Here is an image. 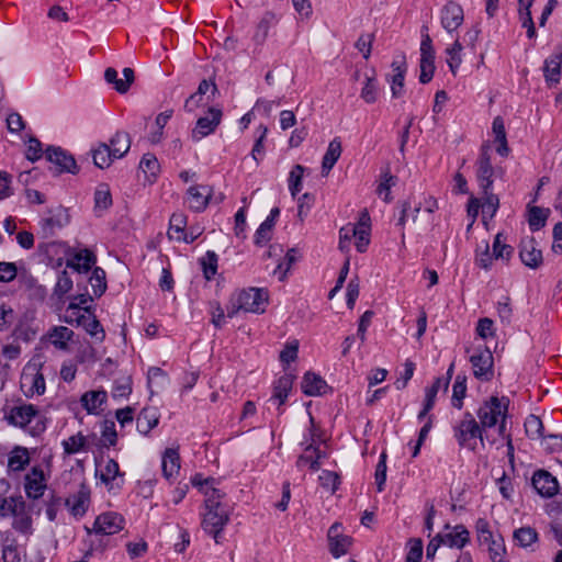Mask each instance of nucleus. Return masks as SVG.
Listing matches in <instances>:
<instances>
[{"mask_svg":"<svg viewBox=\"0 0 562 562\" xmlns=\"http://www.w3.org/2000/svg\"><path fill=\"white\" fill-rule=\"evenodd\" d=\"M204 495L205 512L202 514V529L211 535L216 543H221V533L229 521L228 505L222 502L225 494L221 490L212 487L211 492L204 491Z\"/></svg>","mask_w":562,"mask_h":562,"instance_id":"nucleus-1","label":"nucleus"},{"mask_svg":"<svg viewBox=\"0 0 562 562\" xmlns=\"http://www.w3.org/2000/svg\"><path fill=\"white\" fill-rule=\"evenodd\" d=\"M509 400L506 396H491L477 409L479 424L484 429L497 426L498 434L505 435Z\"/></svg>","mask_w":562,"mask_h":562,"instance_id":"nucleus-2","label":"nucleus"},{"mask_svg":"<svg viewBox=\"0 0 562 562\" xmlns=\"http://www.w3.org/2000/svg\"><path fill=\"white\" fill-rule=\"evenodd\" d=\"M43 369L44 360L41 355L32 357V359L24 366L20 383L21 390L27 398L35 395L40 396L45 393L46 382Z\"/></svg>","mask_w":562,"mask_h":562,"instance_id":"nucleus-3","label":"nucleus"},{"mask_svg":"<svg viewBox=\"0 0 562 562\" xmlns=\"http://www.w3.org/2000/svg\"><path fill=\"white\" fill-rule=\"evenodd\" d=\"M268 302V293L262 289L250 288L240 291L232 301V307L227 310V316L234 317L239 310L251 313H262Z\"/></svg>","mask_w":562,"mask_h":562,"instance_id":"nucleus-4","label":"nucleus"},{"mask_svg":"<svg viewBox=\"0 0 562 562\" xmlns=\"http://www.w3.org/2000/svg\"><path fill=\"white\" fill-rule=\"evenodd\" d=\"M453 432L460 447L474 450L476 439H480L482 445L484 443V430L469 412L464 413L462 419L453 427Z\"/></svg>","mask_w":562,"mask_h":562,"instance_id":"nucleus-5","label":"nucleus"},{"mask_svg":"<svg viewBox=\"0 0 562 562\" xmlns=\"http://www.w3.org/2000/svg\"><path fill=\"white\" fill-rule=\"evenodd\" d=\"M473 368V375L483 382H488L494 378V357L486 346L477 347L470 357Z\"/></svg>","mask_w":562,"mask_h":562,"instance_id":"nucleus-6","label":"nucleus"},{"mask_svg":"<svg viewBox=\"0 0 562 562\" xmlns=\"http://www.w3.org/2000/svg\"><path fill=\"white\" fill-rule=\"evenodd\" d=\"M504 173L502 169L496 170L491 164V155L487 146H483L476 160V180L483 192L492 190L493 176Z\"/></svg>","mask_w":562,"mask_h":562,"instance_id":"nucleus-7","label":"nucleus"},{"mask_svg":"<svg viewBox=\"0 0 562 562\" xmlns=\"http://www.w3.org/2000/svg\"><path fill=\"white\" fill-rule=\"evenodd\" d=\"M46 159L54 165L56 175L68 172L76 175L79 171L72 155L61 147L49 146L45 150Z\"/></svg>","mask_w":562,"mask_h":562,"instance_id":"nucleus-8","label":"nucleus"},{"mask_svg":"<svg viewBox=\"0 0 562 562\" xmlns=\"http://www.w3.org/2000/svg\"><path fill=\"white\" fill-rule=\"evenodd\" d=\"M124 527V519L121 515L114 512H108L99 515L91 529L87 528L89 533L97 535H115Z\"/></svg>","mask_w":562,"mask_h":562,"instance_id":"nucleus-9","label":"nucleus"},{"mask_svg":"<svg viewBox=\"0 0 562 562\" xmlns=\"http://www.w3.org/2000/svg\"><path fill=\"white\" fill-rule=\"evenodd\" d=\"M329 552L339 558L349 551L352 543L351 537L342 533V526L339 522L331 525L327 532Z\"/></svg>","mask_w":562,"mask_h":562,"instance_id":"nucleus-10","label":"nucleus"},{"mask_svg":"<svg viewBox=\"0 0 562 562\" xmlns=\"http://www.w3.org/2000/svg\"><path fill=\"white\" fill-rule=\"evenodd\" d=\"M66 256V267L71 268L79 273L88 272L97 260L95 255L87 248L79 250L68 248Z\"/></svg>","mask_w":562,"mask_h":562,"instance_id":"nucleus-11","label":"nucleus"},{"mask_svg":"<svg viewBox=\"0 0 562 562\" xmlns=\"http://www.w3.org/2000/svg\"><path fill=\"white\" fill-rule=\"evenodd\" d=\"M535 491L544 498L553 497L559 492L558 480L547 470H537L531 477Z\"/></svg>","mask_w":562,"mask_h":562,"instance_id":"nucleus-12","label":"nucleus"},{"mask_svg":"<svg viewBox=\"0 0 562 562\" xmlns=\"http://www.w3.org/2000/svg\"><path fill=\"white\" fill-rule=\"evenodd\" d=\"M222 115L223 113L221 109L210 108L207 114L196 121L195 127L192 131V138L194 140H200L214 133L221 123Z\"/></svg>","mask_w":562,"mask_h":562,"instance_id":"nucleus-13","label":"nucleus"},{"mask_svg":"<svg viewBox=\"0 0 562 562\" xmlns=\"http://www.w3.org/2000/svg\"><path fill=\"white\" fill-rule=\"evenodd\" d=\"M25 494L29 498L38 499L46 490V477L41 467H33L25 475Z\"/></svg>","mask_w":562,"mask_h":562,"instance_id":"nucleus-14","label":"nucleus"},{"mask_svg":"<svg viewBox=\"0 0 562 562\" xmlns=\"http://www.w3.org/2000/svg\"><path fill=\"white\" fill-rule=\"evenodd\" d=\"M519 257L521 262L531 269H538L543 262L542 252L537 248V243L533 237L521 239Z\"/></svg>","mask_w":562,"mask_h":562,"instance_id":"nucleus-15","label":"nucleus"},{"mask_svg":"<svg viewBox=\"0 0 562 562\" xmlns=\"http://www.w3.org/2000/svg\"><path fill=\"white\" fill-rule=\"evenodd\" d=\"M69 222V216L67 211L61 206L50 210L48 212V216L41 220V229L43 237L48 238L52 237L56 229H60Z\"/></svg>","mask_w":562,"mask_h":562,"instance_id":"nucleus-16","label":"nucleus"},{"mask_svg":"<svg viewBox=\"0 0 562 562\" xmlns=\"http://www.w3.org/2000/svg\"><path fill=\"white\" fill-rule=\"evenodd\" d=\"M40 415L33 404H21L13 406L7 417L10 425L25 429L31 422Z\"/></svg>","mask_w":562,"mask_h":562,"instance_id":"nucleus-17","label":"nucleus"},{"mask_svg":"<svg viewBox=\"0 0 562 562\" xmlns=\"http://www.w3.org/2000/svg\"><path fill=\"white\" fill-rule=\"evenodd\" d=\"M464 14L462 7L454 2L448 1L441 10V25L448 32H454L463 22Z\"/></svg>","mask_w":562,"mask_h":562,"instance_id":"nucleus-18","label":"nucleus"},{"mask_svg":"<svg viewBox=\"0 0 562 562\" xmlns=\"http://www.w3.org/2000/svg\"><path fill=\"white\" fill-rule=\"evenodd\" d=\"M90 487L81 483L79 490L66 499V505L70 508L75 517H82L90 505Z\"/></svg>","mask_w":562,"mask_h":562,"instance_id":"nucleus-19","label":"nucleus"},{"mask_svg":"<svg viewBox=\"0 0 562 562\" xmlns=\"http://www.w3.org/2000/svg\"><path fill=\"white\" fill-rule=\"evenodd\" d=\"M370 215L367 210H364L360 213L359 220L356 223V232L353 238L356 239V248L359 252H364L370 244Z\"/></svg>","mask_w":562,"mask_h":562,"instance_id":"nucleus-20","label":"nucleus"},{"mask_svg":"<svg viewBox=\"0 0 562 562\" xmlns=\"http://www.w3.org/2000/svg\"><path fill=\"white\" fill-rule=\"evenodd\" d=\"M124 79L117 78V71L109 67L104 71V79L108 83L112 85L119 93H126L131 85L134 82V70L130 67L123 69Z\"/></svg>","mask_w":562,"mask_h":562,"instance_id":"nucleus-21","label":"nucleus"},{"mask_svg":"<svg viewBox=\"0 0 562 562\" xmlns=\"http://www.w3.org/2000/svg\"><path fill=\"white\" fill-rule=\"evenodd\" d=\"M124 79L117 78V71L109 67L104 71V79L108 83L112 85L119 93H126L131 85L134 82V70L130 67L123 69Z\"/></svg>","mask_w":562,"mask_h":562,"instance_id":"nucleus-22","label":"nucleus"},{"mask_svg":"<svg viewBox=\"0 0 562 562\" xmlns=\"http://www.w3.org/2000/svg\"><path fill=\"white\" fill-rule=\"evenodd\" d=\"M124 79L117 78V71L109 67L104 71V79L108 83L112 85L119 93H126L131 85L134 82V70L130 67L123 69Z\"/></svg>","mask_w":562,"mask_h":562,"instance_id":"nucleus-23","label":"nucleus"},{"mask_svg":"<svg viewBox=\"0 0 562 562\" xmlns=\"http://www.w3.org/2000/svg\"><path fill=\"white\" fill-rule=\"evenodd\" d=\"M187 226V216L183 213H173L169 221L168 237L177 241H184L191 244L195 237H188L184 232Z\"/></svg>","mask_w":562,"mask_h":562,"instance_id":"nucleus-24","label":"nucleus"},{"mask_svg":"<svg viewBox=\"0 0 562 562\" xmlns=\"http://www.w3.org/2000/svg\"><path fill=\"white\" fill-rule=\"evenodd\" d=\"M211 188L206 186H193L188 190L189 207L194 212H202L209 204Z\"/></svg>","mask_w":562,"mask_h":562,"instance_id":"nucleus-25","label":"nucleus"},{"mask_svg":"<svg viewBox=\"0 0 562 562\" xmlns=\"http://www.w3.org/2000/svg\"><path fill=\"white\" fill-rule=\"evenodd\" d=\"M393 76L391 78V91L393 98H400L404 92V80L407 70L405 57L402 56L398 60L392 63Z\"/></svg>","mask_w":562,"mask_h":562,"instance_id":"nucleus-26","label":"nucleus"},{"mask_svg":"<svg viewBox=\"0 0 562 562\" xmlns=\"http://www.w3.org/2000/svg\"><path fill=\"white\" fill-rule=\"evenodd\" d=\"M302 391L308 396L323 395L328 387L326 381L318 374L306 372L302 381Z\"/></svg>","mask_w":562,"mask_h":562,"instance_id":"nucleus-27","label":"nucleus"},{"mask_svg":"<svg viewBox=\"0 0 562 562\" xmlns=\"http://www.w3.org/2000/svg\"><path fill=\"white\" fill-rule=\"evenodd\" d=\"M159 417L160 415L156 407H144L136 419L137 430L143 435L149 434L158 425Z\"/></svg>","mask_w":562,"mask_h":562,"instance_id":"nucleus-28","label":"nucleus"},{"mask_svg":"<svg viewBox=\"0 0 562 562\" xmlns=\"http://www.w3.org/2000/svg\"><path fill=\"white\" fill-rule=\"evenodd\" d=\"M161 470L167 480H171L179 474L180 456L177 449L168 448L165 450L161 461Z\"/></svg>","mask_w":562,"mask_h":562,"instance_id":"nucleus-29","label":"nucleus"},{"mask_svg":"<svg viewBox=\"0 0 562 562\" xmlns=\"http://www.w3.org/2000/svg\"><path fill=\"white\" fill-rule=\"evenodd\" d=\"M108 393L103 390L88 391L81 395L82 407L89 414H99L101 406L105 403Z\"/></svg>","mask_w":562,"mask_h":562,"instance_id":"nucleus-30","label":"nucleus"},{"mask_svg":"<svg viewBox=\"0 0 562 562\" xmlns=\"http://www.w3.org/2000/svg\"><path fill=\"white\" fill-rule=\"evenodd\" d=\"M280 215L279 207H273L270 211L268 217L260 224L255 234V244L262 246L266 241L271 238V231L276 225L277 218Z\"/></svg>","mask_w":562,"mask_h":562,"instance_id":"nucleus-31","label":"nucleus"},{"mask_svg":"<svg viewBox=\"0 0 562 562\" xmlns=\"http://www.w3.org/2000/svg\"><path fill=\"white\" fill-rule=\"evenodd\" d=\"M443 544L462 549L470 542V532L463 525L453 527V531L442 536Z\"/></svg>","mask_w":562,"mask_h":562,"instance_id":"nucleus-32","label":"nucleus"},{"mask_svg":"<svg viewBox=\"0 0 562 562\" xmlns=\"http://www.w3.org/2000/svg\"><path fill=\"white\" fill-rule=\"evenodd\" d=\"M325 454L313 443H310L305 448V453L301 454L296 460V467L299 469H303L304 467H308L313 471H317L321 467L319 460Z\"/></svg>","mask_w":562,"mask_h":562,"instance_id":"nucleus-33","label":"nucleus"},{"mask_svg":"<svg viewBox=\"0 0 562 562\" xmlns=\"http://www.w3.org/2000/svg\"><path fill=\"white\" fill-rule=\"evenodd\" d=\"M294 376L292 374L281 375L273 385V394L270 401H278L279 406L283 405L292 390Z\"/></svg>","mask_w":562,"mask_h":562,"instance_id":"nucleus-34","label":"nucleus"},{"mask_svg":"<svg viewBox=\"0 0 562 562\" xmlns=\"http://www.w3.org/2000/svg\"><path fill=\"white\" fill-rule=\"evenodd\" d=\"M25 512V502L22 496H11L0 499V517L20 516Z\"/></svg>","mask_w":562,"mask_h":562,"instance_id":"nucleus-35","label":"nucleus"},{"mask_svg":"<svg viewBox=\"0 0 562 562\" xmlns=\"http://www.w3.org/2000/svg\"><path fill=\"white\" fill-rule=\"evenodd\" d=\"M341 142L338 137L334 138L329 145L328 148L323 157L322 161V175L327 176L329 171L333 169L337 160L339 159L341 155Z\"/></svg>","mask_w":562,"mask_h":562,"instance_id":"nucleus-36","label":"nucleus"},{"mask_svg":"<svg viewBox=\"0 0 562 562\" xmlns=\"http://www.w3.org/2000/svg\"><path fill=\"white\" fill-rule=\"evenodd\" d=\"M109 146L112 150V156L114 158L120 159V158L124 157L131 148L130 134L124 131H117L113 135V137H111Z\"/></svg>","mask_w":562,"mask_h":562,"instance_id":"nucleus-37","label":"nucleus"},{"mask_svg":"<svg viewBox=\"0 0 562 562\" xmlns=\"http://www.w3.org/2000/svg\"><path fill=\"white\" fill-rule=\"evenodd\" d=\"M562 50L551 55L544 61V78L548 82L558 83L561 79Z\"/></svg>","mask_w":562,"mask_h":562,"instance_id":"nucleus-38","label":"nucleus"},{"mask_svg":"<svg viewBox=\"0 0 562 562\" xmlns=\"http://www.w3.org/2000/svg\"><path fill=\"white\" fill-rule=\"evenodd\" d=\"M513 538L517 546L535 551V544L538 542V532L529 526L520 527L514 531Z\"/></svg>","mask_w":562,"mask_h":562,"instance_id":"nucleus-39","label":"nucleus"},{"mask_svg":"<svg viewBox=\"0 0 562 562\" xmlns=\"http://www.w3.org/2000/svg\"><path fill=\"white\" fill-rule=\"evenodd\" d=\"M74 331L66 326H55L48 331L50 342L58 349L65 350L67 342L72 339Z\"/></svg>","mask_w":562,"mask_h":562,"instance_id":"nucleus-40","label":"nucleus"},{"mask_svg":"<svg viewBox=\"0 0 562 562\" xmlns=\"http://www.w3.org/2000/svg\"><path fill=\"white\" fill-rule=\"evenodd\" d=\"M30 462L29 451L24 447H15L8 459V468L10 471H22Z\"/></svg>","mask_w":562,"mask_h":562,"instance_id":"nucleus-41","label":"nucleus"},{"mask_svg":"<svg viewBox=\"0 0 562 562\" xmlns=\"http://www.w3.org/2000/svg\"><path fill=\"white\" fill-rule=\"evenodd\" d=\"M276 23L277 18L272 12H266L262 15L261 20L259 21L256 27V32L254 35V40L256 41L257 44H262L266 41L270 29L273 25H276Z\"/></svg>","mask_w":562,"mask_h":562,"instance_id":"nucleus-42","label":"nucleus"},{"mask_svg":"<svg viewBox=\"0 0 562 562\" xmlns=\"http://www.w3.org/2000/svg\"><path fill=\"white\" fill-rule=\"evenodd\" d=\"M92 158L93 164L101 169L108 168L115 159L112 156L110 146L105 143L100 144L98 148L92 151Z\"/></svg>","mask_w":562,"mask_h":562,"instance_id":"nucleus-43","label":"nucleus"},{"mask_svg":"<svg viewBox=\"0 0 562 562\" xmlns=\"http://www.w3.org/2000/svg\"><path fill=\"white\" fill-rule=\"evenodd\" d=\"M360 97L368 104H372L378 100L379 83L373 75L366 76V80L361 89Z\"/></svg>","mask_w":562,"mask_h":562,"instance_id":"nucleus-44","label":"nucleus"},{"mask_svg":"<svg viewBox=\"0 0 562 562\" xmlns=\"http://www.w3.org/2000/svg\"><path fill=\"white\" fill-rule=\"evenodd\" d=\"M467 394V376L458 374L452 386V405L453 407L461 409L463 406V398Z\"/></svg>","mask_w":562,"mask_h":562,"instance_id":"nucleus-45","label":"nucleus"},{"mask_svg":"<svg viewBox=\"0 0 562 562\" xmlns=\"http://www.w3.org/2000/svg\"><path fill=\"white\" fill-rule=\"evenodd\" d=\"M427 31L428 27L423 26V38L420 43V64L435 65V50L432 47V41Z\"/></svg>","mask_w":562,"mask_h":562,"instance_id":"nucleus-46","label":"nucleus"},{"mask_svg":"<svg viewBox=\"0 0 562 562\" xmlns=\"http://www.w3.org/2000/svg\"><path fill=\"white\" fill-rule=\"evenodd\" d=\"M89 283L92 288L93 296L100 297L106 290L105 271L95 267L89 278Z\"/></svg>","mask_w":562,"mask_h":562,"instance_id":"nucleus-47","label":"nucleus"},{"mask_svg":"<svg viewBox=\"0 0 562 562\" xmlns=\"http://www.w3.org/2000/svg\"><path fill=\"white\" fill-rule=\"evenodd\" d=\"M217 261H218V257L212 250L206 251V254L200 259V265H201L204 278L206 280L210 281L215 277V274L217 272Z\"/></svg>","mask_w":562,"mask_h":562,"instance_id":"nucleus-48","label":"nucleus"},{"mask_svg":"<svg viewBox=\"0 0 562 562\" xmlns=\"http://www.w3.org/2000/svg\"><path fill=\"white\" fill-rule=\"evenodd\" d=\"M112 205V195L109 186L101 183L94 192V210L104 211Z\"/></svg>","mask_w":562,"mask_h":562,"instance_id":"nucleus-49","label":"nucleus"},{"mask_svg":"<svg viewBox=\"0 0 562 562\" xmlns=\"http://www.w3.org/2000/svg\"><path fill=\"white\" fill-rule=\"evenodd\" d=\"M548 214H549V210H544L539 206L529 207L528 223H529L530 229L532 232H537V231L541 229L547 223Z\"/></svg>","mask_w":562,"mask_h":562,"instance_id":"nucleus-50","label":"nucleus"},{"mask_svg":"<svg viewBox=\"0 0 562 562\" xmlns=\"http://www.w3.org/2000/svg\"><path fill=\"white\" fill-rule=\"evenodd\" d=\"M461 50L462 45L458 40L450 47L446 48L447 64L453 75L457 74L458 68L462 63Z\"/></svg>","mask_w":562,"mask_h":562,"instance_id":"nucleus-51","label":"nucleus"},{"mask_svg":"<svg viewBox=\"0 0 562 562\" xmlns=\"http://www.w3.org/2000/svg\"><path fill=\"white\" fill-rule=\"evenodd\" d=\"M525 430L530 439L543 438V424L540 417L529 415L525 420Z\"/></svg>","mask_w":562,"mask_h":562,"instance_id":"nucleus-52","label":"nucleus"},{"mask_svg":"<svg viewBox=\"0 0 562 562\" xmlns=\"http://www.w3.org/2000/svg\"><path fill=\"white\" fill-rule=\"evenodd\" d=\"M172 116V110L165 111L159 113L156 116L155 125L157 127L156 131L151 132L148 139L151 144H158L162 139V130Z\"/></svg>","mask_w":562,"mask_h":562,"instance_id":"nucleus-53","label":"nucleus"},{"mask_svg":"<svg viewBox=\"0 0 562 562\" xmlns=\"http://www.w3.org/2000/svg\"><path fill=\"white\" fill-rule=\"evenodd\" d=\"M76 321L78 325H82L85 327L89 335L98 337V334H101L100 339L104 338V330L95 316L87 317L85 315H79Z\"/></svg>","mask_w":562,"mask_h":562,"instance_id":"nucleus-54","label":"nucleus"},{"mask_svg":"<svg viewBox=\"0 0 562 562\" xmlns=\"http://www.w3.org/2000/svg\"><path fill=\"white\" fill-rule=\"evenodd\" d=\"M305 168L302 165H295L289 175V190L293 198L302 190V178Z\"/></svg>","mask_w":562,"mask_h":562,"instance_id":"nucleus-55","label":"nucleus"},{"mask_svg":"<svg viewBox=\"0 0 562 562\" xmlns=\"http://www.w3.org/2000/svg\"><path fill=\"white\" fill-rule=\"evenodd\" d=\"M61 446L66 454H75L85 448L86 437L81 432H78L77 435L70 436L68 439L64 440Z\"/></svg>","mask_w":562,"mask_h":562,"instance_id":"nucleus-56","label":"nucleus"},{"mask_svg":"<svg viewBox=\"0 0 562 562\" xmlns=\"http://www.w3.org/2000/svg\"><path fill=\"white\" fill-rule=\"evenodd\" d=\"M408 551L405 562H422L424 544L420 538H412L408 541Z\"/></svg>","mask_w":562,"mask_h":562,"instance_id":"nucleus-57","label":"nucleus"},{"mask_svg":"<svg viewBox=\"0 0 562 562\" xmlns=\"http://www.w3.org/2000/svg\"><path fill=\"white\" fill-rule=\"evenodd\" d=\"M255 133H256V140H255V144H254V147L251 150V156H252L254 160L258 164L259 162L258 156L263 155V140L267 137L268 127L263 124H260L256 128Z\"/></svg>","mask_w":562,"mask_h":562,"instance_id":"nucleus-58","label":"nucleus"},{"mask_svg":"<svg viewBox=\"0 0 562 562\" xmlns=\"http://www.w3.org/2000/svg\"><path fill=\"white\" fill-rule=\"evenodd\" d=\"M117 476H121L119 463L114 459H109L101 470L100 479L103 483L110 484Z\"/></svg>","mask_w":562,"mask_h":562,"instance_id":"nucleus-59","label":"nucleus"},{"mask_svg":"<svg viewBox=\"0 0 562 562\" xmlns=\"http://www.w3.org/2000/svg\"><path fill=\"white\" fill-rule=\"evenodd\" d=\"M476 532H477V539L481 544H488L491 541L496 539L497 537H494L493 532L490 530V524L484 518H479L476 520Z\"/></svg>","mask_w":562,"mask_h":562,"instance_id":"nucleus-60","label":"nucleus"},{"mask_svg":"<svg viewBox=\"0 0 562 562\" xmlns=\"http://www.w3.org/2000/svg\"><path fill=\"white\" fill-rule=\"evenodd\" d=\"M72 289V280L66 270L61 271L58 276L56 285L54 288V294L61 299Z\"/></svg>","mask_w":562,"mask_h":562,"instance_id":"nucleus-61","label":"nucleus"},{"mask_svg":"<svg viewBox=\"0 0 562 562\" xmlns=\"http://www.w3.org/2000/svg\"><path fill=\"white\" fill-rule=\"evenodd\" d=\"M486 546L488 547L490 558L492 562H502L503 557L506 552L503 538L498 536L496 539H494Z\"/></svg>","mask_w":562,"mask_h":562,"instance_id":"nucleus-62","label":"nucleus"},{"mask_svg":"<svg viewBox=\"0 0 562 562\" xmlns=\"http://www.w3.org/2000/svg\"><path fill=\"white\" fill-rule=\"evenodd\" d=\"M132 392V380L130 376L115 381L112 389L113 398L127 397Z\"/></svg>","mask_w":562,"mask_h":562,"instance_id":"nucleus-63","label":"nucleus"},{"mask_svg":"<svg viewBox=\"0 0 562 562\" xmlns=\"http://www.w3.org/2000/svg\"><path fill=\"white\" fill-rule=\"evenodd\" d=\"M101 441L105 447L114 446L117 441V432L113 422H105L101 431Z\"/></svg>","mask_w":562,"mask_h":562,"instance_id":"nucleus-64","label":"nucleus"}]
</instances>
